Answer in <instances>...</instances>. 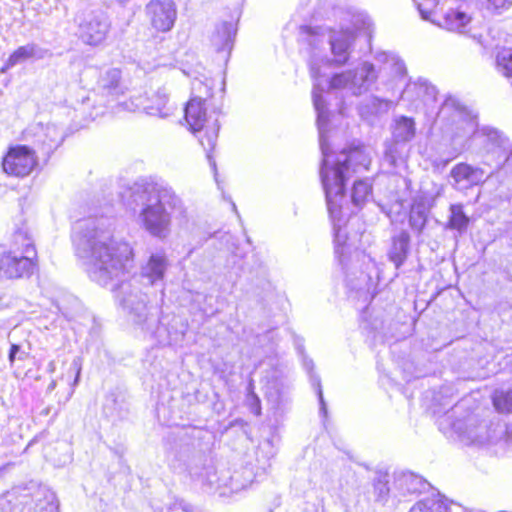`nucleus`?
Instances as JSON below:
<instances>
[{
	"label": "nucleus",
	"mask_w": 512,
	"mask_h": 512,
	"mask_svg": "<svg viewBox=\"0 0 512 512\" xmlns=\"http://www.w3.org/2000/svg\"><path fill=\"white\" fill-rule=\"evenodd\" d=\"M114 232L112 217L102 215L79 220L72 235L75 254L86 265L92 281L101 286L112 285L128 320L143 333L157 337V309L148 307L140 280L135 276L127 279L134 268L133 250L128 243L117 240Z\"/></svg>",
	"instance_id": "f257e3e1"
},
{
	"label": "nucleus",
	"mask_w": 512,
	"mask_h": 512,
	"mask_svg": "<svg viewBox=\"0 0 512 512\" xmlns=\"http://www.w3.org/2000/svg\"><path fill=\"white\" fill-rule=\"evenodd\" d=\"M319 15L328 19L339 20V29L332 27L301 26L299 29V42L306 45L310 54V72L316 77L320 64H329L330 60L325 54V45H330L333 55L332 62L344 65L348 62L356 39V32L368 30L370 19L363 14H354L343 7L334 5L332 0L321 3Z\"/></svg>",
	"instance_id": "f03ea898"
},
{
	"label": "nucleus",
	"mask_w": 512,
	"mask_h": 512,
	"mask_svg": "<svg viewBox=\"0 0 512 512\" xmlns=\"http://www.w3.org/2000/svg\"><path fill=\"white\" fill-rule=\"evenodd\" d=\"M314 108L317 113L319 143L323 155L320 177L326 195V202H328L332 215L335 216L334 198H343L347 179L359 168L368 170L371 159L361 146L345 148L334 157L329 152L326 142L327 126H324L326 112L321 106L317 94L314 96Z\"/></svg>",
	"instance_id": "7ed1b4c3"
},
{
	"label": "nucleus",
	"mask_w": 512,
	"mask_h": 512,
	"mask_svg": "<svg viewBox=\"0 0 512 512\" xmlns=\"http://www.w3.org/2000/svg\"><path fill=\"white\" fill-rule=\"evenodd\" d=\"M131 205L137 212L139 225L153 237L166 238L170 234L171 211L182 207L181 199L165 184L137 182L131 188Z\"/></svg>",
	"instance_id": "20e7f679"
},
{
	"label": "nucleus",
	"mask_w": 512,
	"mask_h": 512,
	"mask_svg": "<svg viewBox=\"0 0 512 512\" xmlns=\"http://www.w3.org/2000/svg\"><path fill=\"white\" fill-rule=\"evenodd\" d=\"M450 403L451 401L440 403L434 411L435 414H439L437 423L442 433L450 437L456 435L465 445H484L498 441L495 426H489L487 421L481 420L475 414L469 413L459 418L464 412L463 401L445 410V406Z\"/></svg>",
	"instance_id": "39448f33"
},
{
	"label": "nucleus",
	"mask_w": 512,
	"mask_h": 512,
	"mask_svg": "<svg viewBox=\"0 0 512 512\" xmlns=\"http://www.w3.org/2000/svg\"><path fill=\"white\" fill-rule=\"evenodd\" d=\"M15 250L0 256V274L8 279L30 277L37 269V252L26 224L17 228L13 234Z\"/></svg>",
	"instance_id": "423d86ee"
},
{
	"label": "nucleus",
	"mask_w": 512,
	"mask_h": 512,
	"mask_svg": "<svg viewBox=\"0 0 512 512\" xmlns=\"http://www.w3.org/2000/svg\"><path fill=\"white\" fill-rule=\"evenodd\" d=\"M421 17L438 26L463 33L471 18L455 7L458 0H414Z\"/></svg>",
	"instance_id": "0eeeda50"
},
{
	"label": "nucleus",
	"mask_w": 512,
	"mask_h": 512,
	"mask_svg": "<svg viewBox=\"0 0 512 512\" xmlns=\"http://www.w3.org/2000/svg\"><path fill=\"white\" fill-rule=\"evenodd\" d=\"M17 494L8 492L0 497V512H55V496L53 493L38 489L33 495L26 492Z\"/></svg>",
	"instance_id": "6e6552de"
},
{
	"label": "nucleus",
	"mask_w": 512,
	"mask_h": 512,
	"mask_svg": "<svg viewBox=\"0 0 512 512\" xmlns=\"http://www.w3.org/2000/svg\"><path fill=\"white\" fill-rule=\"evenodd\" d=\"M202 98H192L185 107V119L190 129L196 133L205 129L203 135L199 137L202 147L207 151V157L210 163L215 167V162L211 161L210 152L214 149L218 138L219 124L218 119H214L212 125H209L206 108Z\"/></svg>",
	"instance_id": "1a4fd4ad"
},
{
	"label": "nucleus",
	"mask_w": 512,
	"mask_h": 512,
	"mask_svg": "<svg viewBox=\"0 0 512 512\" xmlns=\"http://www.w3.org/2000/svg\"><path fill=\"white\" fill-rule=\"evenodd\" d=\"M438 120L445 122L453 137H469L478 129L476 116L454 98H447L438 112Z\"/></svg>",
	"instance_id": "9d476101"
},
{
	"label": "nucleus",
	"mask_w": 512,
	"mask_h": 512,
	"mask_svg": "<svg viewBox=\"0 0 512 512\" xmlns=\"http://www.w3.org/2000/svg\"><path fill=\"white\" fill-rule=\"evenodd\" d=\"M75 22L79 39L90 46L101 44L111 26L107 15L101 10H84L76 16Z\"/></svg>",
	"instance_id": "9b49d317"
},
{
	"label": "nucleus",
	"mask_w": 512,
	"mask_h": 512,
	"mask_svg": "<svg viewBox=\"0 0 512 512\" xmlns=\"http://www.w3.org/2000/svg\"><path fill=\"white\" fill-rule=\"evenodd\" d=\"M391 129L392 139L385 143L384 160L390 166L396 167L398 160L402 158L401 147L416 135V124L411 117L399 116L395 118Z\"/></svg>",
	"instance_id": "f8f14e48"
},
{
	"label": "nucleus",
	"mask_w": 512,
	"mask_h": 512,
	"mask_svg": "<svg viewBox=\"0 0 512 512\" xmlns=\"http://www.w3.org/2000/svg\"><path fill=\"white\" fill-rule=\"evenodd\" d=\"M179 473H186L192 480L201 483H211L210 475L213 468L208 465V457L202 451L182 449L173 464Z\"/></svg>",
	"instance_id": "ddd939ff"
},
{
	"label": "nucleus",
	"mask_w": 512,
	"mask_h": 512,
	"mask_svg": "<svg viewBox=\"0 0 512 512\" xmlns=\"http://www.w3.org/2000/svg\"><path fill=\"white\" fill-rule=\"evenodd\" d=\"M314 78V86L312 91V99L314 100V96L317 94L321 106L324 108L326 112V121L324 122V126H327L328 124V109L326 106V103L324 99L322 98V93L326 90L330 89H343L347 90L352 95H359V85L355 84L353 82V72L352 70L344 71L338 74H335L330 79H323V75L320 72V69L318 70V74Z\"/></svg>",
	"instance_id": "4468645a"
},
{
	"label": "nucleus",
	"mask_w": 512,
	"mask_h": 512,
	"mask_svg": "<svg viewBox=\"0 0 512 512\" xmlns=\"http://www.w3.org/2000/svg\"><path fill=\"white\" fill-rule=\"evenodd\" d=\"M145 14L152 28L168 32L177 19V6L173 0H151L145 6Z\"/></svg>",
	"instance_id": "2eb2a0df"
},
{
	"label": "nucleus",
	"mask_w": 512,
	"mask_h": 512,
	"mask_svg": "<svg viewBox=\"0 0 512 512\" xmlns=\"http://www.w3.org/2000/svg\"><path fill=\"white\" fill-rule=\"evenodd\" d=\"M37 165L35 152L25 146L20 145L9 150L3 159V169L7 174L17 177L29 175Z\"/></svg>",
	"instance_id": "dca6fc26"
},
{
	"label": "nucleus",
	"mask_w": 512,
	"mask_h": 512,
	"mask_svg": "<svg viewBox=\"0 0 512 512\" xmlns=\"http://www.w3.org/2000/svg\"><path fill=\"white\" fill-rule=\"evenodd\" d=\"M97 90L102 97L106 98L107 104L118 100L127 90L122 80L121 71L117 68H112L104 72L97 82Z\"/></svg>",
	"instance_id": "f3484780"
},
{
	"label": "nucleus",
	"mask_w": 512,
	"mask_h": 512,
	"mask_svg": "<svg viewBox=\"0 0 512 512\" xmlns=\"http://www.w3.org/2000/svg\"><path fill=\"white\" fill-rule=\"evenodd\" d=\"M452 186L460 191L467 190L484 181V171L466 163L455 165L450 171Z\"/></svg>",
	"instance_id": "a211bd4d"
},
{
	"label": "nucleus",
	"mask_w": 512,
	"mask_h": 512,
	"mask_svg": "<svg viewBox=\"0 0 512 512\" xmlns=\"http://www.w3.org/2000/svg\"><path fill=\"white\" fill-rule=\"evenodd\" d=\"M428 483L412 472H402L395 477L392 494L395 498L421 493Z\"/></svg>",
	"instance_id": "6ab92c4d"
},
{
	"label": "nucleus",
	"mask_w": 512,
	"mask_h": 512,
	"mask_svg": "<svg viewBox=\"0 0 512 512\" xmlns=\"http://www.w3.org/2000/svg\"><path fill=\"white\" fill-rule=\"evenodd\" d=\"M168 267L166 255L162 252L151 254L147 263L142 267L139 276L140 281H146L147 285H153L158 281H162L165 271Z\"/></svg>",
	"instance_id": "aec40b11"
},
{
	"label": "nucleus",
	"mask_w": 512,
	"mask_h": 512,
	"mask_svg": "<svg viewBox=\"0 0 512 512\" xmlns=\"http://www.w3.org/2000/svg\"><path fill=\"white\" fill-rule=\"evenodd\" d=\"M236 36V27L231 22H223L216 26L211 36V44L217 53H226L224 59L227 60L234 45Z\"/></svg>",
	"instance_id": "412c9836"
},
{
	"label": "nucleus",
	"mask_w": 512,
	"mask_h": 512,
	"mask_svg": "<svg viewBox=\"0 0 512 512\" xmlns=\"http://www.w3.org/2000/svg\"><path fill=\"white\" fill-rule=\"evenodd\" d=\"M453 508L459 510L460 506L449 502L439 493L416 502L408 512H453Z\"/></svg>",
	"instance_id": "4be33fe9"
},
{
	"label": "nucleus",
	"mask_w": 512,
	"mask_h": 512,
	"mask_svg": "<svg viewBox=\"0 0 512 512\" xmlns=\"http://www.w3.org/2000/svg\"><path fill=\"white\" fill-rule=\"evenodd\" d=\"M409 250L410 235L406 230L393 235L388 257L397 269L406 261Z\"/></svg>",
	"instance_id": "5701e85b"
},
{
	"label": "nucleus",
	"mask_w": 512,
	"mask_h": 512,
	"mask_svg": "<svg viewBox=\"0 0 512 512\" xmlns=\"http://www.w3.org/2000/svg\"><path fill=\"white\" fill-rule=\"evenodd\" d=\"M436 88L429 84L426 80L419 79L416 82H409L401 93V99L415 101L421 99L423 101L435 100Z\"/></svg>",
	"instance_id": "b1692460"
},
{
	"label": "nucleus",
	"mask_w": 512,
	"mask_h": 512,
	"mask_svg": "<svg viewBox=\"0 0 512 512\" xmlns=\"http://www.w3.org/2000/svg\"><path fill=\"white\" fill-rule=\"evenodd\" d=\"M64 140V132L55 124H48L38 135V143L44 154L49 156Z\"/></svg>",
	"instance_id": "393cba45"
},
{
	"label": "nucleus",
	"mask_w": 512,
	"mask_h": 512,
	"mask_svg": "<svg viewBox=\"0 0 512 512\" xmlns=\"http://www.w3.org/2000/svg\"><path fill=\"white\" fill-rule=\"evenodd\" d=\"M340 198H334V207L336 210L335 216L332 215L329 205L328 212L330 215V218L333 223V230H334V243H335V254L339 257L344 255V248L347 241V235L342 230V223H344V219L342 217V208L338 203V200Z\"/></svg>",
	"instance_id": "a878e982"
},
{
	"label": "nucleus",
	"mask_w": 512,
	"mask_h": 512,
	"mask_svg": "<svg viewBox=\"0 0 512 512\" xmlns=\"http://www.w3.org/2000/svg\"><path fill=\"white\" fill-rule=\"evenodd\" d=\"M41 58V49L38 45L34 43H29L23 46L18 47L6 60L3 67L1 68V72H6L12 67L25 62L31 58Z\"/></svg>",
	"instance_id": "bb28decb"
},
{
	"label": "nucleus",
	"mask_w": 512,
	"mask_h": 512,
	"mask_svg": "<svg viewBox=\"0 0 512 512\" xmlns=\"http://www.w3.org/2000/svg\"><path fill=\"white\" fill-rule=\"evenodd\" d=\"M149 102L150 104L144 106L149 115L165 118L173 112V108L169 105L168 93L165 88L157 90Z\"/></svg>",
	"instance_id": "cd10ccee"
},
{
	"label": "nucleus",
	"mask_w": 512,
	"mask_h": 512,
	"mask_svg": "<svg viewBox=\"0 0 512 512\" xmlns=\"http://www.w3.org/2000/svg\"><path fill=\"white\" fill-rule=\"evenodd\" d=\"M353 72V82L358 84L360 89L359 95L366 92L370 85L377 79V73L373 64L364 62Z\"/></svg>",
	"instance_id": "c85d7f7f"
},
{
	"label": "nucleus",
	"mask_w": 512,
	"mask_h": 512,
	"mask_svg": "<svg viewBox=\"0 0 512 512\" xmlns=\"http://www.w3.org/2000/svg\"><path fill=\"white\" fill-rule=\"evenodd\" d=\"M450 216L446 228L463 234L469 224V217L464 213L462 204H452L449 208Z\"/></svg>",
	"instance_id": "c756f323"
},
{
	"label": "nucleus",
	"mask_w": 512,
	"mask_h": 512,
	"mask_svg": "<svg viewBox=\"0 0 512 512\" xmlns=\"http://www.w3.org/2000/svg\"><path fill=\"white\" fill-rule=\"evenodd\" d=\"M376 59L383 63V69L391 71L396 77H403L406 74L404 62L395 54L382 52L377 54Z\"/></svg>",
	"instance_id": "7c9ffc66"
},
{
	"label": "nucleus",
	"mask_w": 512,
	"mask_h": 512,
	"mask_svg": "<svg viewBox=\"0 0 512 512\" xmlns=\"http://www.w3.org/2000/svg\"><path fill=\"white\" fill-rule=\"evenodd\" d=\"M428 209L424 203L415 202L410 210L409 224L413 230L420 234L426 226Z\"/></svg>",
	"instance_id": "2f4dec72"
},
{
	"label": "nucleus",
	"mask_w": 512,
	"mask_h": 512,
	"mask_svg": "<svg viewBox=\"0 0 512 512\" xmlns=\"http://www.w3.org/2000/svg\"><path fill=\"white\" fill-rule=\"evenodd\" d=\"M504 163L490 175L495 178L501 185L506 186L508 190L512 189V148L506 152Z\"/></svg>",
	"instance_id": "473e14b6"
},
{
	"label": "nucleus",
	"mask_w": 512,
	"mask_h": 512,
	"mask_svg": "<svg viewBox=\"0 0 512 512\" xmlns=\"http://www.w3.org/2000/svg\"><path fill=\"white\" fill-rule=\"evenodd\" d=\"M493 406L497 412L508 414L512 412V388L496 389L492 396Z\"/></svg>",
	"instance_id": "72a5a7b5"
},
{
	"label": "nucleus",
	"mask_w": 512,
	"mask_h": 512,
	"mask_svg": "<svg viewBox=\"0 0 512 512\" xmlns=\"http://www.w3.org/2000/svg\"><path fill=\"white\" fill-rule=\"evenodd\" d=\"M496 68L512 84V48H504L497 53Z\"/></svg>",
	"instance_id": "f704fd0d"
},
{
	"label": "nucleus",
	"mask_w": 512,
	"mask_h": 512,
	"mask_svg": "<svg viewBox=\"0 0 512 512\" xmlns=\"http://www.w3.org/2000/svg\"><path fill=\"white\" fill-rule=\"evenodd\" d=\"M482 134L486 136L487 140L491 145L499 147L504 153L509 152L512 148L509 140L498 130L484 127L481 130Z\"/></svg>",
	"instance_id": "c9c22d12"
},
{
	"label": "nucleus",
	"mask_w": 512,
	"mask_h": 512,
	"mask_svg": "<svg viewBox=\"0 0 512 512\" xmlns=\"http://www.w3.org/2000/svg\"><path fill=\"white\" fill-rule=\"evenodd\" d=\"M373 487L376 501L382 503L383 505L387 504L391 492L390 488L388 487L387 475H381L375 479Z\"/></svg>",
	"instance_id": "e433bc0d"
},
{
	"label": "nucleus",
	"mask_w": 512,
	"mask_h": 512,
	"mask_svg": "<svg viewBox=\"0 0 512 512\" xmlns=\"http://www.w3.org/2000/svg\"><path fill=\"white\" fill-rule=\"evenodd\" d=\"M371 184L366 180L356 181L352 189V201L355 205H361L371 193Z\"/></svg>",
	"instance_id": "4c0bfd02"
},
{
	"label": "nucleus",
	"mask_w": 512,
	"mask_h": 512,
	"mask_svg": "<svg viewBox=\"0 0 512 512\" xmlns=\"http://www.w3.org/2000/svg\"><path fill=\"white\" fill-rule=\"evenodd\" d=\"M212 300V295L199 292H197L193 297V301L199 305L200 310L206 315H214L216 313Z\"/></svg>",
	"instance_id": "58836bf2"
},
{
	"label": "nucleus",
	"mask_w": 512,
	"mask_h": 512,
	"mask_svg": "<svg viewBox=\"0 0 512 512\" xmlns=\"http://www.w3.org/2000/svg\"><path fill=\"white\" fill-rule=\"evenodd\" d=\"M487 10L500 13L512 6V0H483Z\"/></svg>",
	"instance_id": "ea45409f"
},
{
	"label": "nucleus",
	"mask_w": 512,
	"mask_h": 512,
	"mask_svg": "<svg viewBox=\"0 0 512 512\" xmlns=\"http://www.w3.org/2000/svg\"><path fill=\"white\" fill-rule=\"evenodd\" d=\"M310 381H311V384L312 386L317 390V394H318V398H319V403H320V412L323 413L324 415H326L327 413V408H326V403L324 401V397H323V392H322V389H321V381H320V378L316 375H310Z\"/></svg>",
	"instance_id": "a19ab883"
},
{
	"label": "nucleus",
	"mask_w": 512,
	"mask_h": 512,
	"mask_svg": "<svg viewBox=\"0 0 512 512\" xmlns=\"http://www.w3.org/2000/svg\"><path fill=\"white\" fill-rule=\"evenodd\" d=\"M392 105V101L386 99H380L378 97H373L371 99V107L376 113L387 112Z\"/></svg>",
	"instance_id": "79ce46f5"
},
{
	"label": "nucleus",
	"mask_w": 512,
	"mask_h": 512,
	"mask_svg": "<svg viewBox=\"0 0 512 512\" xmlns=\"http://www.w3.org/2000/svg\"><path fill=\"white\" fill-rule=\"evenodd\" d=\"M495 429L496 434L498 435V440H500L502 437H505L506 442L512 445V424L510 426L504 427L497 423L495 425Z\"/></svg>",
	"instance_id": "37998d69"
},
{
	"label": "nucleus",
	"mask_w": 512,
	"mask_h": 512,
	"mask_svg": "<svg viewBox=\"0 0 512 512\" xmlns=\"http://www.w3.org/2000/svg\"><path fill=\"white\" fill-rule=\"evenodd\" d=\"M115 102H116V106L111 105L112 109L116 108L118 110L133 111L135 109V107H136L133 102H127V101L120 102L118 100H116Z\"/></svg>",
	"instance_id": "c03bdc74"
},
{
	"label": "nucleus",
	"mask_w": 512,
	"mask_h": 512,
	"mask_svg": "<svg viewBox=\"0 0 512 512\" xmlns=\"http://www.w3.org/2000/svg\"><path fill=\"white\" fill-rule=\"evenodd\" d=\"M115 102H116V106L111 105L112 109L116 108L118 110L133 111L135 109V107H136L133 102H127V101L120 102L118 100H116Z\"/></svg>",
	"instance_id": "a18cd8bd"
},
{
	"label": "nucleus",
	"mask_w": 512,
	"mask_h": 512,
	"mask_svg": "<svg viewBox=\"0 0 512 512\" xmlns=\"http://www.w3.org/2000/svg\"><path fill=\"white\" fill-rule=\"evenodd\" d=\"M71 368H73L75 371H76V377H75V380H74V383L73 385H77L78 383V380H79V377H80V372H81V365L79 363V359H74L72 364H71Z\"/></svg>",
	"instance_id": "49530a36"
},
{
	"label": "nucleus",
	"mask_w": 512,
	"mask_h": 512,
	"mask_svg": "<svg viewBox=\"0 0 512 512\" xmlns=\"http://www.w3.org/2000/svg\"><path fill=\"white\" fill-rule=\"evenodd\" d=\"M20 347L16 344H12L9 352V361L11 364L15 361L16 354L19 352Z\"/></svg>",
	"instance_id": "de8ad7c7"
},
{
	"label": "nucleus",
	"mask_w": 512,
	"mask_h": 512,
	"mask_svg": "<svg viewBox=\"0 0 512 512\" xmlns=\"http://www.w3.org/2000/svg\"><path fill=\"white\" fill-rule=\"evenodd\" d=\"M303 366L307 370V372L311 373L314 367L313 361L304 357Z\"/></svg>",
	"instance_id": "09e8293b"
},
{
	"label": "nucleus",
	"mask_w": 512,
	"mask_h": 512,
	"mask_svg": "<svg viewBox=\"0 0 512 512\" xmlns=\"http://www.w3.org/2000/svg\"><path fill=\"white\" fill-rule=\"evenodd\" d=\"M56 388V381H52L49 385H48V390L49 391H52Z\"/></svg>",
	"instance_id": "8fccbe9b"
},
{
	"label": "nucleus",
	"mask_w": 512,
	"mask_h": 512,
	"mask_svg": "<svg viewBox=\"0 0 512 512\" xmlns=\"http://www.w3.org/2000/svg\"><path fill=\"white\" fill-rule=\"evenodd\" d=\"M443 190V187L441 186L438 191L436 192V196H440L441 195V192Z\"/></svg>",
	"instance_id": "3c124183"
},
{
	"label": "nucleus",
	"mask_w": 512,
	"mask_h": 512,
	"mask_svg": "<svg viewBox=\"0 0 512 512\" xmlns=\"http://www.w3.org/2000/svg\"><path fill=\"white\" fill-rule=\"evenodd\" d=\"M73 392H74V390H73V389H71V390H70V392H69V394H68V396H67V398H66V400H68V399L72 396Z\"/></svg>",
	"instance_id": "603ef678"
},
{
	"label": "nucleus",
	"mask_w": 512,
	"mask_h": 512,
	"mask_svg": "<svg viewBox=\"0 0 512 512\" xmlns=\"http://www.w3.org/2000/svg\"><path fill=\"white\" fill-rule=\"evenodd\" d=\"M116 1L123 4V3L128 2L129 0H116Z\"/></svg>",
	"instance_id": "864d4df0"
},
{
	"label": "nucleus",
	"mask_w": 512,
	"mask_h": 512,
	"mask_svg": "<svg viewBox=\"0 0 512 512\" xmlns=\"http://www.w3.org/2000/svg\"><path fill=\"white\" fill-rule=\"evenodd\" d=\"M232 208H233V210L237 213V208H236L235 203H232Z\"/></svg>",
	"instance_id": "5fc2aeb1"
}]
</instances>
